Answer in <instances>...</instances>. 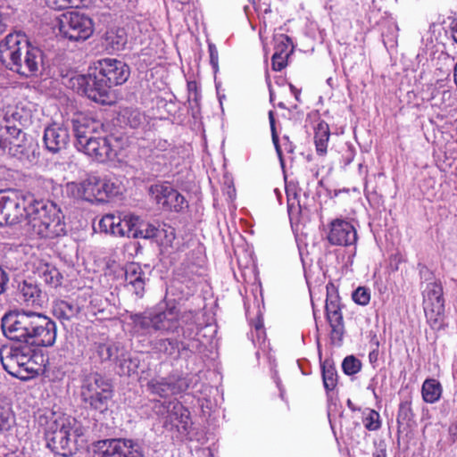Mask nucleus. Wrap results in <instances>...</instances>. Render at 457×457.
Masks as SVG:
<instances>
[{
  "instance_id": "nucleus-39",
  "label": "nucleus",
  "mask_w": 457,
  "mask_h": 457,
  "mask_svg": "<svg viewBox=\"0 0 457 457\" xmlns=\"http://www.w3.org/2000/svg\"><path fill=\"white\" fill-rule=\"evenodd\" d=\"M274 40V54L288 56L291 52L289 51V46H292L291 38L285 34H278L275 36Z\"/></svg>"
},
{
  "instance_id": "nucleus-26",
  "label": "nucleus",
  "mask_w": 457,
  "mask_h": 457,
  "mask_svg": "<svg viewBox=\"0 0 457 457\" xmlns=\"http://www.w3.org/2000/svg\"><path fill=\"white\" fill-rule=\"evenodd\" d=\"M329 137L328 124L324 120H320L314 129V144L318 154H326Z\"/></svg>"
},
{
  "instance_id": "nucleus-20",
  "label": "nucleus",
  "mask_w": 457,
  "mask_h": 457,
  "mask_svg": "<svg viewBox=\"0 0 457 457\" xmlns=\"http://www.w3.org/2000/svg\"><path fill=\"white\" fill-rule=\"evenodd\" d=\"M180 328L179 310L168 308L162 312H154V331L174 332Z\"/></svg>"
},
{
  "instance_id": "nucleus-8",
  "label": "nucleus",
  "mask_w": 457,
  "mask_h": 457,
  "mask_svg": "<svg viewBox=\"0 0 457 457\" xmlns=\"http://www.w3.org/2000/svg\"><path fill=\"white\" fill-rule=\"evenodd\" d=\"M93 457H144V450L132 439H105L93 445Z\"/></svg>"
},
{
  "instance_id": "nucleus-6",
  "label": "nucleus",
  "mask_w": 457,
  "mask_h": 457,
  "mask_svg": "<svg viewBox=\"0 0 457 457\" xmlns=\"http://www.w3.org/2000/svg\"><path fill=\"white\" fill-rule=\"evenodd\" d=\"M113 395L111 381L98 372L84 375L80 380L79 396L86 407L103 413Z\"/></svg>"
},
{
  "instance_id": "nucleus-1",
  "label": "nucleus",
  "mask_w": 457,
  "mask_h": 457,
  "mask_svg": "<svg viewBox=\"0 0 457 457\" xmlns=\"http://www.w3.org/2000/svg\"><path fill=\"white\" fill-rule=\"evenodd\" d=\"M2 204L6 225L19 223L25 218L32 234L41 238H54L66 233L64 216L52 201L27 199L11 192L2 195Z\"/></svg>"
},
{
  "instance_id": "nucleus-31",
  "label": "nucleus",
  "mask_w": 457,
  "mask_h": 457,
  "mask_svg": "<svg viewBox=\"0 0 457 457\" xmlns=\"http://www.w3.org/2000/svg\"><path fill=\"white\" fill-rule=\"evenodd\" d=\"M322 380L323 386L328 395L337 385V373L333 364L325 361L322 364Z\"/></svg>"
},
{
  "instance_id": "nucleus-7",
  "label": "nucleus",
  "mask_w": 457,
  "mask_h": 457,
  "mask_svg": "<svg viewBox=\"0 0 457 457\" xmlns=\"http://www.w3.org/2000/svg\"><path fill=\"white\" fill-rule=\"evenodd\" d=\"M423 305L427 321L434 330L445 328V299L440 282L433 281L423 290Z\"/></svg>"
},
{
  "instance_id": "nucleus-12",
  "label": "nucleus",
  "mask_w": 457,
  "mask_h": 457,
  "mask_svg": "<svg viewBox=\"0 0 457 457\" xmlns=\"http://www.w3.org/2000/svg\"><path fill=\"white\" fill-rule=\"evenodd\" d=\"M117 139L113 137H96L82 145L79 150L100 162L112 160L117 156Z\"/></svg>"
},
{
  "instance_id": "nucleus-59",
  "label": "nucleus",
  "mask_w": 457,
  "mask_h": 457,
  "mask_svg": "<svg viewBox=\"0 0 457 457\" xmlns=\"http://www.w3.org/2000/svg\"><path fill=\"white\" fill-rule=\"evenodd\" d=\"M269 121H270V131L276 130L275 118H274L273 111L269 112Z\"/></svg>"
},
{
  "instance_id": "nucleus-27",
  "label": "nucleus",
  "mask_w": 457,
  "mask_h": 457,
  "mask_svg": "<svg viewBox=\"0 0 457 457\" xmlns=\"http://www.w3.org/2000/svg\"><path fill=\"white\" fill-rule=\"evenodd\" d=\"M21 118L18 112H12L11 114L7 112L4 117L0 128V137H16L25 136L21 129L15 124Z\"/></svg>"
},
{
  "instance_id": "nucleus-30",
  "label": "nucleus",
  "mask_w": 457,
  "mask_h": 457,
  "mask_svg": "<svg viewBox=\"0 0 457 457\" xmlns=\"http://www.w3.org/2000/svg\"><path fill=\"white\" fill-rule=\"evenodd\" d=\"M172 186L169 182H162L151 185L148 188L150 196L156 204L163 206L168 200V195L171 192Z\"/></svg>"
},
{
  "instance_id": "nucleus-42",
  "label": "nucleus",
  "mask_w": 457,
  "mask_h": 457,
  "mask_svg": "<svg viewBox=\"0 0 457 457\" xmlns=\"http://www.w3.org/2000/svg\"><path fill=\"white\" fill-rule=\"evenodd\" d=\"M361 362L353 355L347 356L342 362V370L346 375H354L361 370Z\"/></svg>"
},
{
  "instance_id": "nucleus-28",
  "label": "nucleus",
  "mask_w": 457,
  "mask_h": 457,
  "mask_svg": "<svg viewBox=\"0 0 457 457\" xmlns=\"http://www.w3.org/2000/svg\"><path fill=\"white\" fill-rule=\"evenodd\" d=\"M423 400L428 403L437 402L442 395V386L436 379H426L421 388Z\"/></svg>"
},
{
  "instance_id": "nucleus-21",
  "label": "nucleus",
  "mask_w": 457,
  "mask_h": 457,
  "mask_svg": "<svg viewBox=\"0 0 457 457\" xmlns=\"http://www.w3.org/2000/svg\"><path fill=\"white\" fill-rule=\"evenodd\" d=\"M126 287L137 297H142L145 293V274L137 263H129L125 269Z\"/></svg>"
},
{
  "instance_id": "nucleus-48",
  "label": "nucleus",
  "mask_w": 457,
  "mask_h": 457,
  "mask_svg": "<svg viewBox=\"0 0 457 457\" xmlns=\"http://www.w3.org/2000/svg\"><path fill=\"white\" fill-rule=\"evenodd\" d=\"M442 30L443 27L440 24H431L427 32L428 37L426 38V40L430 44H433L434 41H437L439 39V37L441 36Z\"/></svg>"
},
{
  "instance_id": "nucleus-55",
  "label": "nucleus",
  "mask_w": 457,
  "mask_h": 457,
  "mask_svg": "<svg viewBox=\"0 0 457 457\" xmlns=\"http://www.w3.org/2000/svg\"><path fill=\"white\" fill-rule=\"evenodd\" d=\"M271 137H272V142H273V145L275 146V149H276V153L279 158V161L281 162V164L283 165V154H282V149H281V146L279 145V140H278V136L277 134V130H274V131H271Z\"/></svg>"
},
{
  "instance_id": "nucleus-3",
  "label": "nucleus",
  "mask_w": 457,
  "mask_h": 457,
  "mask_svg": "<svg viewBox=\"0 0 457 457\" xmlns=\"http://www.w3.org/2000/svg\"><path fill=\"white\" fill-rule=\"evenodd\" d=\"M129 73V68L124 62L104 58L94 63V72L75 76L71 78V83L79 94L96 103L104 104L110 88L126 82Z\"/></svg>"
},
{
  "instance_id": "nucleus-4",
  "label": "nucleus",
  "mask_w": 457,
  "mask_h": 457,
  "mask_svg": "<svg viewBox=\"0 0 457 457\" xmlns=\"http://www.w3.org/2000/svg\"><path fill=\"white\" fill-rule=\"evenodd\" d=\"M0 61L12 71L29 78L37 75L42 51L30 44L25 34H8L0 44Z\"/></svg>"
},
{
  "instance_id": "nucleus-60",
  "label": "nucleus",
  "mask_w": 457,
  "mask_h": 457,
  "mask_svg": "<svg viewBox=\"0 0 457 457\" xmlns=\"http://www.w3.org/2000/svg\"><path fill=\"white\" fill-rule=\"evenodd\" d=\"M283 141H285V143H284L285 149H286L288 153H292V152H293V146H292L291 142H289V138H288V137H287V136H284V137H283Z\"/></svg>"
},
{
  "instance_id": "nucleus-32",
  "label": "nucleus",
  "mask_w": 457,
  "mask_h": 457,
  "mask_svg": "<svg viewBox=\"0 0 457 457\" xmlns=\"http://www.w3.org/2000/svg\"><path fill=\"white\" fill-rule=\"evenodd\" d=\"M15 423V417L11 406L0 401V434L8 432Z\"/></svg>"
},
{
  "instance_id": "nucleus-33",
  "label": "nucleus",
  "mask_w": 457,
  "mask_h": 457,
  "mask_svg": "<svg viewBox=\"0 0 457 457\" xmlns=\"http://www.w3.org/2000/svg\"><path fill=\"white\" fill-rule=\"evenodd\" d=\"M105 41L112 51H120L127 44V36L123 29L110 31L106 34Z\"/></svg>"
},
{
  "instance_id": "nucleus-47",
  "label": "nucleus",
  "mask_w": 457,
  "mask_h": 457,
  "mask_svg": "<svg viewBox=\"0 0 457 457\" xmlns=\"http://www.w3.org/2000/svg\"><path fill=\"white\" fill-rule=\"evenodd\" d=\"M364 427L370 430L374 431L380 428L379 414L376 411H370L364 420Z\"/></svg>"
},
{
  "instance_id": "nucleus-19",
  "label": "nucleus",
  "mask_w": 457,
  "mask_h": 457,
  "mask_svg": "<svg viewBox=\"0 0 457 457\" xmlns=\"http://www.w3.org/2000/svg\"><path fill=\"white\" fill-rule=\"evenodd\" d=\"M43 140L47 151L56 154L65 149L70 142L68 128L54 123L45 129Z\"/></svg>"
},
{
  "instance_id": "nucleus-29",
  "label": "nucleus",
  "mask_w": 457,
  "mask_h": 457,
  "mask_svg": "<svg viewBox=\"0 0 457 457\" xmlns=\"http://www.w3.org/2000/svg\"><path fill=\"white\" fill-rule=\"evenodd\" d=\"M40 278L49 287H57L62 284V275L54 266L44 264L38 270Z\"/></svg>"
},
{
  "instance_id": "nucleus-37",
  "label": "nucleus",
  "mask_w": 457,
  "mask_h": 457,
  "mask_svg": "<svg viewBox=\"0 0 457 457\" xmlns=\"http://www.w3.org/2000/svg\"><path fill=\"white\" fill-rule=\"evenodd\" d=\"M31 151V145L27 141L25 136L22 140H18L14 146L10 147L9 155L21 161L29 160Z\"/></svg>"
},
{
  "instance_id": "nucleus-18",
  "label": "nucleus",
  "mask_w": 457,
  "mask_h": 457,
  "mask_svg": "<svg viewBox=\"0 0 457 457\" xmlns=\"http://www.w3.org/2000/svg\"><path fill=\"white\" fill-rule=\"evenodd\" d=\"M72 129L76 137V146L79 149L95 136V133L102 127V124L83 114L76 113L71 119Z\"/></svg>"
},
{
  "instance_id": "nucleus-38",
  "label": "nucleus",
  "mask_w": 457,
  "mask_h": 457,
  "mask_svg": "<svg viewBox=\"0 0 457 457\" xmlns=\"http://www.w3.org/2000/svg\"><path fill=\"white\" fill-rule=\"evenodd\" d=\"M100 189V193H102L100 201L116 196L120 193V185L116 181L107 178L101 179Z\"/></svg>"
},
{
  "instance_id": "nucleus-56",
  "label": "nucleus",
  "mask_w": 457,
  "mask_h": 457,
  "mask_svg": "<svg viewBox=\"0 0 457 457\" xmlns=\"http://www.w3.org/2000/svg\"><path fill=\"white\" fill-rule=\"evenodd\" d=\"M372 457H387L386 448L383 443H380L375 449L372 453Z\"/></svg>"
},
{
  "instance_id": "nucleus-35",
  "label": "nucleus",
  "mask_w": 457,
  "mask_h": 457,
  "mask_svg": "<svg viewBox=\"0 0 457 457\" xmlns=\"http://www.w3.org/2000/svg\"><path fill=\"white\" fill-rule=\"evenodd\" d=\"M82 314L85 316H96L98 313H103L107 306L106 301L100 295H94L90 297L89 303L87 305H82Z\"/></svg>"
},
{
  "instance_id": "nucleus-11",
  "label": "nucleus",
  "mask_w": 457,
  "mask_h": 457,
  "mask_svg": "<svg viewBox=\"0 0 457 457\" xmlns=\"http://www.w3.org/2000/svg\"><path fill=\"white\" fill-rule=\"evenodd\" d=\"M137 225H138V217L132 214L121 216L109 213L103 216L98 223L102 232L132 238Z\"/></svg>"
},
{
  "instance_id": "nucleus-44",
  "label": "nucleus",
  "mask_w": 457,
  "mask_h": 457,
  "mask_svg": "<svg viewBox=\"0 0 457 457\" xmlns=\"http://www.w3.org/2000/svg\"><path fill=\"white\" fill-rule=\"evenodd\" d=\"M196 316L197 312L195 311H185L183 312H179V319L180 327L188 326V330L193 331L195 326L196 325Z\"/></svg>"
},
{
  "instance_id": "nucleus-58",
  "label": "nucleus",
  "mask_w": 457,
  "mask_h": 457,
  "mask_svg": "<svg viewBox=\"0 0 457 457\" xmlns=\"http://www.w3.org/2000/svg\"><path fill=\"white\" fill-rule=\"evenodd\" d=\"M290 91L294 95L296 101H300L301 91L297 89L294 85L289 84Z\"/></svg>"
},
{
  "instance_id": "nucleus-46",
  "label": "nucleus",
  "mask_w": 457,
  "mask_h": 457,
  "mask_svg": "<svg viewBox=\"0 0 457 457\" xmlns=\"http://www.w3.org/2000/svg\"><path fill=\"white\" fill-rule=\"evenodd\" d=\"M79 0H45L46 4L54 10H64L77 5Z\"/></svg>"
},
{
  "instance_id": "nucleus-43",
  "label": "nucleus",
  "mask_w": 457,
  "mask_h": 457,
  "mask_svg": "<svg viewBox=\"0 0 457 457\" xmlns=\"http://www.w3.org/2000/svg\"><path fill=\"white\" fill-rule=\"evenodd\" d=\"M139 365L137 358H124L120 361L119 368L121 375L131 376L137 372Z\"/></svg>"
},
{
  "instance_id": "nucleus-41",
  "label": "nucleus",
  "mask_w": 457,
  "mask_h": 457,
  "mask_svg": "<svg viewBox=\"0 0 457 457\" xmlns=\"http://www.w3.org/2000/svg\"><path fill=\"white\" fill-rule=\"evenodd\" d=\"M155 349H157L160 352L164 353L168 355H172L176 353H179V344L177 341L165 338V339H160L155 343Z\"/></svg>"
},
{
  "instance_id": "nucleus-52",
  "label": "nucleus",
  "mask_w": 457,
  "mask_h": 457,
  "mask_svg": "<svg viewBox=\"0 0 457 457\" xmlns=\"http://www.w3.org/2000/svg\"><path fill=\"white\" fill-rule=\"evenodd\" d=\"M208 50L210 54V62L213 69H217L219 63V54L217 47L214 44L209 43Z\"/></svg>"
},
{
  "instance_id": "nucleus-50",
  "label": "nucleus",
  "mask_w": 457,
  "mask_h": 457,
  "mask_svg": "<svg viewBox=\"0 0 457 457\" xmlns=\"http://www.w3.org/2000/svg\"><path fill=\"white\" fill-rule=\"evenodd\" d=\"M24 136L16 137H0V148L4 153L9 154V149L12 146H14L18 140H22Z\"/></svg>"
},
{
  "instance_id": "nucleus-54",
  "label": "nucleus",
  "mask_w": 457,
  "mask_h": 457,
  "mask_svg": "<svg viewBox=\"0 0 457 457\" xmlns=\"http://www.w3.org/2000/svg\"><path fill=\"white\" fill-rule=\"evenodd\" d=\"M448 440L452 445H457V421L452 422L447 429Z\"/></svg>"
},
{
  "instance_id": "nucleus-45",
  "label": "nucleus",
  "mask_w": 457,
  "mask_h": 457,
  "mask_svg": "<svg viewBox=\"0 0 457 457\" xmlns=\"http://www.w3.org/2000/svg\"><path fill=\"white\" fill-rule=\"evenodd\" d=\"M352 298L357 304L365 306L370 301V294L368 288L359 287L356 290L353 291Z\"/></svg>"
},
{
  "instance_id": "nucleus-17",
  "label": "nucleus",
  "mask_w": 457,
  "mask_h": 457,
  "mask_svg": "<svg viewBox=\"0 0 457 457\" xmlns=\"http://www.w3.org/2000/svg\"><path fill=\"white\" fill-rule=\"evenodd\" d=\"M167 415L164 418L163 425L167 429H176L178 432L186 434L191 426L189 411L179 402H170Z\"/></svg>"
},
{
  "instance_id": "nucleus-49",
  "label": "nucleus",
  "mask_w": 457,
  "mask_h": 457,
  "mask_svg": "<svg viewBox=\"0 0 457 457\" xmlns=\"http://www.w3.org/2000/svg\"><path fill=\"white\" fill-rule=\"evenodd\" d=\"M288 56L273 54L271 57L272 69L276 71H282L287 66V59Z\"/></svg>"
},
{
  "instance_id": "nucleus-14",
  "label": "nucleus",
  "mask_w": 457,
  "mask_h": 457,
  "mask_svg": "<svg viewBox=\"0 0 457 457\" xmlns=\"http://www.w3.org/2000/svg\"><path fill=\"white\" fill-rule=\"evenodd\" d=\"M327 239L332 245L350 246L356 244L358 236L356 228L350 221L336 219L329 223Z\"/></svg>"
},
{
  "instance_id": "nucleus-9",
  "label": "nucleus",
  "mask_w": 457,
  "mask_h": 457,
  "mask_svg": "<svg viewBox=\"0 0 457 457\" xmlns=\"http://www.w3.org/2000/svg\"><path fill=\"white\" fill-rule=\"evenodd\" d=\"M327 299H326V318L331 328L330 339L331 342L339 346L342 344L345 335V323L342 313L343 304L341 299L332 283L326 287Z\"/></svg>"
},
{
  "instance_id": "nucleus-10",
  "label": "nucleus",
  "mask_w": 457,
  "mask_h": 457,
  "mask_svg": "<svg viewBox=\"0 0 457 457\" xmlns=\"http://www.w3.org/2000/svg\"><path fill=\"white\" fill-rule=\"evenodd\" d=\"M59 30L64 37L79 41L88 38L94 31V26L88 16L78 11H72L63 14L59 22Z\"/></svg>"
},
{
  "instance_id": "nucleus-63",
  "label": "nucleus",
  "mask_w": 457,
  "mask_h": 457,
  "mask_svg": "<svg viewBox=\"0 0 457 457\" xmlns=\"http://www.w3.org/2000/svg\"><path fill=\"white\" fill-rule=\"evenodd\" d=\"M3 204H2V195L0 194V226L5 225V220L4 218V212H3Z\"/></svg>"
},
{
  "instance_id": "nucleus-15",
  "label": "nucleus",
  "mask_w": 457,
  "mask_h": 457,
  "mask_svg": "<svg viewBox=\"0 0 457 457\" xmlns=\"http://www.w3.org/2000/svg\"><path fill=\"white\" fill-rule=\"evenodd\" d=\"M30 353L31 351L28 346L11 348L6 355L1 356V362L4 369L9 374L19 377L21 369L26 371L32 369L30 364H32L33 361Z\"/></svg>"
},
{
  "instance_id": "nucleus-36",
  "label": "nucleus",
  "mask_w": 457,
  "mask_h": 457,
  "mask_svg": "<svg viewBox=\"0 0 457 457\" xmlns=\"http://www.w3.org/2000/svg\"><path fill=\"white\" fill-rule=\"evenodd\" d=\"M118 348L114 344L103 343L96 345L95 357L101 362L112 361L117 357Z\"/></svg>"
},
{
  "instance_id": "nucleus-40",
  "label": "nucleus",
  "mask_w": 457,
  "mask_h": 457,
  "mask_svg": "<svg viewBox=\"0 0 457 457\" xmlns=\"http://www.w3.org/2000/svg\"><path fill=\"white\" fill-rule=\"evenodd\" d=\"M147 148L152 155L159 157L162 153L167 152L171 148V144L166 139L156 138L149 144Z\"/></svg>"
},
{
  "instance_id": "nucleus-34",
  "label": "nucleus",
  "mask_w": 457,
  "mask_h": 457,
  "mask_svg": "<svg viewBox=\"0 0 457 457\" xmlns=\"http://www.w3.org/2000/svg\"><path fill=\"white\" fill-rule=\"evenodd\" d=\"M162 208L166 211L180 212L187 206L185 197L172 187Z\"/></svg>"
},
{
  "instance_id": "nucleus-51",
  "label": "nucleus",
  "mask_w": 457,
  "mask_h": 457,
  "mask_svg": "<svg viewBox=\"0 0 457 457\" xmlns=\"http://www.w3.org/2000/svg\"><path fill=\"white\" fill-rule=\"evenodd\" d=\"M411 414V409L408 403H403L399 406L398 415H397V421L400 422L401 420H406L410 419V416Z\"/></svg>"
},
{
  "instance_id": "nucleus-62",
  "label": "nucleus",
  "mask_w": 457,
  "mask_h": 457,
  "mask_svg": "<svg viewBox=\"0 0 457 457\" xmlns=\"http://www.w3.org/2000/svg\"><path fill=\"white\" fill-rule=\"evenodd\" d=\"M254 328H255V331H256L257 337L260 338L262 334H264L262 323H261V322L256 323Z\"/></svg>"
},
{
  "instance_id": "nucleus-13",
  "label": "nucleus",
  "mask_w": 457,
  "mask_h": 457,
  "mask_svg": "<svg viewBox=\"0 0 457 457\" xmlns=\"http://www.w3.org/2000/svg\"><path fill=\"white\" fill-rule=\"evenodd\" d=\"M146 386L151 394L166 398L185 392L189 387V381L183 377L169 376L152 378Z\"/></svg>"
},
{
  "instance_id": "nucleus-25",
  "label": "nucleus",
  "mask_w": 457,
  "mask_h": 457,
  "mask_svg": "<svg viewBox=\"0 0 457 457\" xmlns=\"http://www.w3.org/2000/svg\"><path fill=\"white\" fill-rule=\"evenodd\" d=\"M129 318L136 333L146 335L154 330V312L132 313Z\"/></svg>"
},
{
  "instance_id": "nucleus-61",
  "label": "nucleus",
  "mask_w": 457,
  "mask_h": 457,
  "mask_svg": "<svg viewBox=\"0 0 457 457\" xmlns=\"http://www.w3.org/2000/svg\"><path fill=\"white\" fill-rule=\"evenodd\" d=\"M451 30L453 38L457 43V20L452 23Z\"/></svg>"
},
{
  "instance_id": "nucleus-53",
  "label": "nucleus",
  "mask_w": 457,
  "mask_h": 457,
  "mask_svg": "<svg viewBox=\"0 0 457 457\" xmlns=\"http://www.w3.org/2000/svg\"><path fill=\"white\" fill-rule=\"evenodd\" d=\"M390 34H386L385 31L382 32V37L384 38V42L390 41L392 43L395 42L397 37L398 27L395 22L389 23Z\"/></svg>"
},
{
  "instance_id": "nucleus-2",
  "label": "nucleus",
  "mask_w": 457,
  "mask_h": 457,
  "mask_svg": "<svg viewBox=\"0 0 457 457\" xmlns=\"http://www.w3.org/2000/svg\"><path fill=\"white\" fill-rule=\"evenodd\" d=\"M4 336L12 341L50 347L56 341L57 327L47 316L30 311L5 313L1 320Z\"/></svg>"
},
{
  "instance_id": "nucleus-16",
  "label": "nucleus",
  "mask_w": 457,
  "mask_h": 457,
  "mask_svg": "<svg viewBox=\"0 0 457 457\" xmlns=\"http://www.w3.org/2000/svg\"><path fill=\"white\" fill-rule=\"evenodd\" d=\"M101 178L88 175L81 182H70L66 185L67 193L74 198H80L89 202L101 200Z\"/></svg>"
},
{
  "instance_id": "nucleus-5",
  "label": "nucleus",
  "mask_w": 457,
  "mask_h": 457,
  "mask_svg": "<svg viewBox=\"0 0 457 457\" xmlns=\"http://www.w3.org/2000/svg\"><path fill=\"white\" fill-rule=\"evenodd\" d=\"M46 445L56 454L67 457L76 450L75 420L62 413L51 412L46 418Z\"/></svg>"
},
{
  "instance_id": "nucleus-57",
  "label": "nucleus",
  "mask_w": 457,
  "mask_h": 457,
  "mask_svg": "<svg viewBox=\"0 0 457 457\" xmlns=\"http://www.w3.org/2000/svg\"><path fill=\"white\" fill-rule=\"evenodd\" d=\"M7 282V273L0 267V295L4 292Z\"/></svg>"
},
{
  "instance_id": "nucleus-24",
  "label": "nucleus",
  "mask_w": 457,
  "mask_h": 457,
  "mask_svg": "<svg viewBox=\"0 0 457 457\" xmlns=\"http://www.w3.org/2000/svg\"><path fill=\"white\" fill-rule=\"evenodd\" d=\"M19 295L21 300L23 301L27 305L30 306H42L44 303V296L41 289L37 285L23 281L19 286Z\"/></svg>"
},
{
  "instance_id": "nucleus-22",
  "label": "nucleus",
  "mask_w": 457,
  "mask_h": 457,
  "mask_svg": "<svg viewBox=\"0 0 457 457\" xmlns=\"http://www.w3.org/2000/svg\"><path fill=\"white\" fill-rule=\"evenodd\" d=\"M83 306L77 301L56 300L53 303V314L61 320H70L82 314Z\"/></svg>"
},
{
  "instance_id": "nucleus-23",
  "label": "nucleus",
  "mask_w": 457,
  "mask_h": 457,
  "mask_svg": "<svg viewBox=\"0 0 457 457\" xmlns=\"http://www.w3.org/2000/svg\"><path fill=\"white\" fill-rule=\"evenodd\" d=\"M162 233L165 234L168 243H171L175 238L173 228H170V232L168 235V230L160 229L158 227L153 224L143 222L138 218V225L136 226L135 231L133 233V238H156Z\"/></svg>"
},
{
  "instance_id": "nucleus-64",
  "label": "nucleus",
  "mask_w": 457,
  "mask_h": 457,
  "mask_svg": "<svg viewBox=\"0 0 457 457\" xmlns=\"http://www.w3.org/2000/svg\"><path fill=\"white\" fill-rule=\"evenodd\" d=\"M43 183L46 185V187H51L53 189L54 188V180L51 179H44Z\"/></svg>"
}]
</instances>
